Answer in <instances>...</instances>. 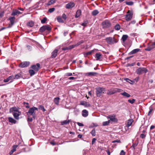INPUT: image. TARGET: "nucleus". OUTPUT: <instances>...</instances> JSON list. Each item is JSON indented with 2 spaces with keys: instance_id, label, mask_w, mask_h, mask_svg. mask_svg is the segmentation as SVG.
I'll return each instance as SVG.
<instances>
[{
  "instance_id": "obj_1",
  "label": "nucleus",
  "mask_w": 155,
  "mask_h": 155,
  "mask_svg": "<svg viewBox=\"0 0 155 155\" xmlns=\"http://www.w3.org/2000/svg\"><path fill=\"white\" fill-rule=\"evenodd\" d=\"M38 109L37 108L35 107L30 108L28 111L27 113V115L28 116L32 115L34 119H35L36 117V115L35 112V110H38Z\"/></svg>"
},
{
  "instance_id": "obj_2",
  "label": "nucleus",
  "mask_w": 155,
  "mask_h": 155,
  "mask_svg": "<svg viewBox=\"0 0 155 155\" xmlns=\"http://www.w3.org/2000/svg\"><path fill=\"white\" fill-rule=\"evenodd\" d=\"M96 94L97 97H100L102 93H104L105 91L104 88L98 87L96 88Z\"/></svg>"
},
{
  "instance_id": "obj_3",
  "label": "nucleus",
  "mask_w": 155,
  "mask_h": 155,
  "mask_svg": "<svg viewBox=\"0 0 155 155\" xmlns=\"http://www.w3.org/2000/svg\"><path fill=\"white\" fill-rule=\"evenodd\" d=\"M51 30V27L48 25H44L40 28L39 29V31L41 33H43L45 31H49Z\"/></svg>"
},
{
  "instance_id": "obj_4",
  "label": "nucleus",
  "mask_w": 155,
  "mask_h": 155,
  "mask_svg": "<svg viewBox=\"0 0 155 155\" xmlns=\"http://www.w3.org/2000/svg\"><path fill=\"white\" fill-rule=\"evenodd\" d=\"M148 71L144 68H139L136 70V73L137 74H141L144 73H146Z\"/></svg>"
},
{
  "instance_id": "obj_5",
  "label": "nucleus",
  "mask_w": 155,
  "mask_h": 155,
  "mask_svg": "<svg viewBox=\"0 0 155 155\" xmlns=\"http://www.w3.org/2000/svg\"><path fill=\"white\" fill-rule=\"evenodd\" d=\"M133 13L128 10L127 14L125 16V19L127 21H129L132 18Z\"/></svg>"
},
{
  "instance_id": "obj_6",
  "label": "nucleus",
  "mask_w": 155,
  "mask_h": 155,
  "mask_svg": "<svg viewBox=\"0 0 155 155\" xmlns=\"http://www.w3.org/2000/svg\"><path fill=\"white\" fill-rule=\"evenodd\" d=\"M108 119H109V120L111 121L112 122H117L118 120L116 118V115L114 114L112 115H110L107 117Z\"/></svg>"
},
{
  "instance_id": "obj_7",
  "label": "nucleus",
  "mask_w": 155,
  "mask_h": 155,
  "mask_svg": "<svg viewBox=\"0 0 155 155\" xmlns=\"http://www.w3.org/2000/svg\"><path fill=\"white\" fill-rule=\"evenodd\" d=\"M102 25L103 28H105L110 27V26L111 24L109 21L106 20L102 22Z\"/></svg>"
},
{
  "instance_id": "obj_8",
  "label": "nucleus",
  "mask_w": 155,
  "mask_h": 155,
  "mask_svg": "<svg viewBox=\"0 0 155 155\" xmlns=\"http://www.w3.org/2000/svg\"><path fill=\"white\" fill-rule=\"evenodd\" d=\"M29 64L30 62H29L25 61L20 63L19 65V67L23 68L28 67Z\"/></svg>"
},
{
  "instance_id": "obj_9",
  "label": "nucleus",
  "mask_w": 155,
  "mask_h": 155,
  "mask_svg": "<svg viewBox=\"0 0 155 155\" xmlns=\"http://www.w3.org/2000/svg\"><path fill=\"white\" fill-rule=\"evenodd\" d=\"M12 114L14 117L17 120L19 119V116L21 115V113L19 111H16L13 112Z\"/></svg>"
},
{
  "instance_id": "obj_10",
  "label": "nucleus",
  "mask_w": 155,
  "mask_h": 155,
  "mask_svg": "<svg viewBox=\"0 0 155 155\" xmlns=\"http://www.w3.org/2000/svg\"><path fill=\"white\" fill-rule=\"evenodd\" d=\"M75 5V4L74 3L71 2L66 5L65 7L67 9H70L74 7Z\"/></svg>"
},
{
  "instance_id": "obj_11",
  "label": "nucleus",
  "mask_w": 155,
  "mask_h": 155,
  "mask_svg": "<svg viewBox=\"0 0 155 155\" xmlns=\"http://www.w3.org/2000/svg\"><path fill=\"white\" fill-rule=\"evenodd\" d=\"M40 67V64L39 63H37L36 65H33L31 66V68L35 71H38Z\"/></svg>"
},
{
  "instance_id": "obj_12",
  "label": "nucleus",
  "mask_w": 155,
  "mask_h": 155,
  "mask_svg": "<svg viewBox=\"0 0 155 155\" xmlns=\"http://www.w3.org/2000/svg\"><path fill=\"white\" fill-rule=\"evenodd\" d=\"M155 48V40L154 42H153L152 44L148 47L145 50L147 51H150L152 49Z\"/></svg>"
},
{
  "instance_id": "obj_13",
  "label": "nucleus",
  "mask_w": 155,
  "mask_h": 155,
  "mask_svg": "<svg viewBox=\"0 0 155 155\" xmlns=\"http://www.w3.org/2000/svg\"><path fill=\"white\" fill-rule=\"evenodd\" d=\"M106 40L107 42V43L110 44H113L114 43V38H112L110 37L107 38L106 39Z\"/></svg>"
},
{
  "instance_id": "obj_14",
  "label": "nucleus",
  "mask_w": 155,
  "mask_h": 155,
  "mask_svg": "<svg viewBox=\"0 0 155 155\" xmlns=\"http://www.w3.org/2000/svg\"><path fill=\"white\" fill-rule=\"evenodd\" d=\"M95 58L97 60L101 61V59L102 58V55L100 53H97L95 55Z\"/></svg>"
},
{
  "instance_id": "obj_15",
  "label": "nucleus",
  "mask_w": 155,
  "mask_h": 155,
  "mask_svg": "<svg viewBox=\"0 0 155 155\" xmlns=\"http://www.w3.org/2000/svg\"><path fill=\"white\" fill-rule=\"evenodd\" d=\"M58 50L57 49H55L51 53V58H55L57 54Z\"/></svg>"
},
{
  "instance_id": "obj_16",
  "label": "nucleus",
  "mask_w": 155,
  "mask_h": 155,
  "mask_svg": "<svg viewBox=\"0 0 155 155\" xmlns=\"http://www.w3.org/2000/svg\"><path fill=\"white\" fill-rule=\"evenodd\" d=\"M13 80V76H10L6 79L4 80V82H7L9 81H10V82H12Z\"/></svg>"
},
{
  "instance_id": "obj_17",
  "label": "nucleus",
  "mask_w": 155,
  "mask_h": 155,
  "mask_svg": "<svg viewBox=\"0 0 155 155\" xmlns=\"http://www.w3.org/2000/svg\"><path fill=\"white\" fill-rule=\"evenodd\" d=\"M21 13V12L17 10H15L13 11L11 15H12L15 16V15H18Z\"/></svg>"
},
{
  "instance_id": "obj_18",
  "label": "nucleus",
  "mask_w": 155,
  "mask_h": 155,
  "mask_svg": "<svg viewBox=\"0 0 155 155\" xmlns=\"http://www.w3.org/2000/svg\"><path fill=\"white\" fill-rule=\"evenodd\" d=\"M116 93L115 88L108 90L107 93L108 95H111Z\"/></svg>"
},
{
  "instance_id": "obj_19",
  "label": "nucleus",
  "mask_w": 155,
  "mask_h": 155,
  "mask_svg": "<svg viewBox=\"0 0 155 155\" xmlns=\"http://www.w3.org/2000/svg\"><path fill=\"white\" fill-rule=\"evenodd\" d=\"M9 19L11 25H10V26H12L14 23L15 18L14 17H10Z\"/></svg>"
},
{
  "instance_id": "obj_20",
  "label": "nucleus",
  "mask_w": 155,
  "mask_h": 155,
  "mask_svg": "<svg viewBox=\"0 0 155 155\" xmlns=\"http://www.w3.org/2000/svg\"><path fill=\"white\" fill-rule=\"evenodd\" d=\"M60 100V98L59 97H56L54 98V104L57 105H58L59 104V101Z\"/></svg>"
},
{
  "instance_id": "obj_21",
  "label": "nucleus",
  "mask_w": 155,
  "mask_h": 155,
  "mask_svg": "<svg viewBox=\"0 0 155 155\" xmlns=\"http://www.w3.org/2000/svg\"><path fill=\"white\" fill-rule=\"evenodd\" d=\"M8 120L9 122L12 124H15L16 123V121L12 117H9Z\"/></svg>"
},
{
  "instance_id": "obj_22",
  "label": "nucleus",
  "mask_w": 155,
  "mask_h": 155,
  "mask_svg": "<svg viewBox=\"0 0 155 155\" xmlns=\"http://www.w3.org/2000/svg\"><path fill=\"white\" fill-rule=\"evenodd\" d=\"M82 115L84 117H86L88 115V112L86 110H84L82 111Z\"/></svg>"
},
{
  "instance_id": "obj_23",
  "label": "nucleus",
  "mask_w": 155,
  "mask_h": 155,
  "mask_svg": "<svg viewBox=\"0 0 155 155\" xmlns=\"http://www.w3.org/2000/svg\"><path fill=\"white\" fill-rule=\"evenodd\" d=\"M140 50V49L138 48L134 49L131 52H130L129 54H135L137 53V52H139Z\"/></svg>"
},
{
  "instance_id": "obj_24",
  "label": "nucleus",
  "mask_w": 155,
  "mask_h": 155,
  "mask_svg": "<svg viewBox=\"0 0 155 155\" xmlns=\"http://www.w3.org/2000/svg\"><path fill=\"white\" fill-rule=\"evenodd\" d=\"M81 10H78L77 11L76 15H75V18H78L81 15Z\"/></svg>"
},
{
  "instance_id": "obj_25",
  "label": "nucleus",
  "mask_w": 155,
  "mask_h": 155,
  "mask_svg": "<svg viewBox=\"0 0 155 155\" xmlns=\"http://www.w3.org/2000/svg\"><path fill=\"white\" fill-rule=\"evenodd\" d=\"M120 94L121 95L127 97H130V95L129 94L125 92H124L123 93H121Z\"/></svg>"
},
{
  "instance_id": "obj_26",
  "label": "nucleus",
  "mask_w": 155,
  "mask_h": 155,
  "mask_svg": "<svg viewBox=\"0 0 155 155\" xmlns=\"http://www.w3.org/2000/svg\"><path fill=\"white\" fill-rule=\"evenodd\" d=\"M97 73L94 72H90L86 73V75L88 76H94L97 74Z\"/></svg>"
},
{
  "instance_id": "obj_27",
  "label": "nucleus",
  "mask_w": 155,
  "mask_h": 155,
  "mask_svg": "<svg viewBox=\"0 0 155 155\" xmlns=\"http://www.w3.org/2000/svg\"><path fill=\"white\" fill-rule=\"evenodd\" d=\"M70 120H66L61 122V125H64L65 124H68L70 122Z\"/></svg>"
},
{
  "instance_id": "obj_28",
  "label": "nucleus",
  "mask_w": 155,
  "mask_h": 155,
  "mask_svg": "<svg viewBox=\"0 0 155 155\" xmlns=\"http://www.w3.org/2000/svg\"><path fill=\"white\" fill-rule=\"evenodd\" d=\"M94 50H92L89 52L84 53V57H87L88 55H91L92 54V53L94 52Z\"/></svg>"
},
{
  "instance_id": "obj_29",
  "label": "nucleus",
  "mask_w": 155,
  "mask_h": 155,
  "mask_svg": "<svg viewBox=\"0 0 155 155\" xmlns=\"http://www.w3.org/2000/svg\"><path fill=\"white\" fill-rule=\"evenodd\" d=\"M27 25L29 27H32L34 25V22L32 21H29L27 23Z\"/></svg>"
},
{
  "instance_id": "obj_30",
  "label": "nucleus",
  "mask_w": 155,
  "mask_h": 155,
  "mask_svg": "<svg viewBox=\"0 0 155 155\" xmlns=\"http://www.w3.org/2000/svg\"><path fill=\"white\" fill-rule=\"evenodd\" d=\"M99 13V12L97 10H95L92 12V14L93 15L95 16L98 14Z\"/></svg>"
},
{
  "instance_id": "obj_31",
  "label": "nucleus",
  "mask_w": 155,
  "mask_h": 155,
  "mask_svg": "<svg viewBox=\"0 0 155 155\" xmlns=\"http://www.w3.org/2000/svg\"><path fill=\"white\" fill-rule=\"evenodd\" d=\"M133 121V119L129 120H128L127 123V127H129L131 125Z\"/></svg>"
},
{
  "instance_id": "obj_32",
  "label": "nucleus",
  "mask_w": 155,
  "mask_h": 155,
  "mask_svg": "<svg viewBox=\"0 0 155 155\" xmlns=\"http://www.w3.org/2000/svg\"><path fill=\"white\" fill-rule=\"evenodd\" d=\"M128 36L127 35H123L122 37L121 40L123 42H124L127 39Z\"/></svg>"
},
{
  "instance_id": "obj_33",
  "label": "nucleus",
  "mask_w": 155,
  "mask_h": 155,
  "mask_svg": "<svg viewBox=\"0 0 155 155\" xmlns=\"http://www.w3.org/2000/svg\"><path fill=\"white\" fill-rule=\"evenodd\" d=\"M21 74L20 73L15 75L14 77H13V79H18L20 78L21 77Z\"/></svg>"
},
{
  "instance_id": "obj_34",
  "label": "nucleus",
  "mask_w": 155,
  "mask_h": 155,
  "mask_svg": "<svg viewBox=\"0 0 155 155\" xmlns=\"http://www.w3.org/2000/svg\"><path fill=\"white\" fill-rule=\"evenodd\" d=\"M57 20L59 22L64 23V21L62 19L61 17L60 16H58L57 18Z\"/></svg>"
},
{
  "instance_id": "obj_35",
  "label": "nucleus",
  "mask_w": 155,
  "mask_h": 155,
  "mask_svg": "<svg viewBox=\"0 0 155 155\" xmlns=\"http://www.w3.org/2000/svg\"><path fill=\"white\" fill-rule=\"evenodd\" d=\"M29 73L31 76H32L35 74V72L32 69L30 70L29 71Z\"/></svg>"
},
{
  "instance_id": "obj_36",
  "label": "nucleus",
  "mask_w": 155,
  "mask_h": 155,
  "mask_svg": "<svg viewBox=\"0 0 155 155\" xmlns=\"http://www.w3.org/2000/svg\"><path fill=\"white\" fill-rule=\"evenodd\" d=\"M110 122V120H108V121H106L103 122V124H102L103 126H106L108 125L109 124Z\"/></svg>"
},
{
  "instance_id": "obj_37",
  "label": "nucleus",
  "mask_w": 155,
  "mask_h": 155,
  "mask_svg": "<svg viewBox=\"0 0 155 155\" xmlns=\"http://www.w3.org/2000/svg\"><path fill=\"white\" fill-rule=\"evenodd\" d=\"M16 111H18V110H17V109L15 107H12L10 109V112H12V113L13 112H16Z\"/></svg>"
},
{
  "instance_id": "obj_38",
  "label": "nucleus",
  "mask_w": 155,
  "mask_h": 155,
  "mask_svg": "<svg viewBox=\"0 0 155 155\" xmlns=\"http://www.w3.org/2000/svg\"><path fill=\"white\" fill-rule=\"evenodd\" d=\"M55 2V0H50L47 3V5H50L54 3Z\"/></svg>"
},
{
  "instance_id": "obj_39",
  "label": "nucleus",
  "mask_w": 155,
  "mask_h": 155,
  "mask_svg": "<svg viewBox=\"0 0 155 155\" xmlns=\"http://www.w3.org/2000/svg\"><path fill=\"white\" fill-rule=\"evenodd\" d=\"M114 28L116 30H119L120 29V27L119 24L116 25L115 27Z\"/></svg>"
},
{
  "instance_id": "obj_40",
  "label": "nucleus",
  "mask_w": 155,
  "mask_h": 155,
  "mask_svg": "<svg viewBox=\"0 0 155 155\" xmlns=\"http://www.w3.org/2000/svg\"><path fill=\"white\" fill-rule=\"evenodd\" d=\"M137 145V143H133L132 146L131 147V148L132 150H135V147H136Z\"/></svg>"
},
{
  "instance_id": "obj_41",
  "label": "nucleus",
  "mask_w": 155,
  "mask_h": 155,
  "mask_svg": "<svg viewBox=\"0 0 155 155\" xmlns=\"http://www.w3.org/2000/svg\"><path fill=\"white\" fill-rule=\"evenodd\" d=\"M91 133L93 136H95V129L92 130L91 132Z\"/></svg>"
},
{
  "instance_id": "obj_42",
  "label": "nucleus",
  "mask_w": 155,
  "mask_h": 155,
  "mask_svg": "<svg viewBox=\"0 0 155 155\" xmlns=\"http://www.w3.org/2000/svg\"><path fill=\"white\" fill-rule=\"evenodd\" d=\"M126 3L127 5H133L134 3L133 2H126Z\"/></svg>"
},
{
  "instance_id": "obj_43",
  "label": "nucleus",
  "mask_w": 155,
  "mask_h": 155,
  "mask_svg": "<svg viewBox=\"0 0 155 155\" xmlns=\"http://www.w3.org/2000/svg\"><path fill=\"white\" fill-rule=\"evenodd\" d=\"M135 101L136 100L135 99H132V100L129 99L128 100V101L129 103L132 104L134 103Z\"/></svg>"
},
{
  "instance_id": "obj_44",
  "label": "nucleus",
  "mask_w": 155,
  "mask_h": 155,
  "mask_svg": "<svg viewBox=\"0 0 155 155\" xmlns=\"http://www.w3.org/2000/svg\"><path fill=\"white\" fill-rule=\"evenodd\" d=\"M47 20V18L46 17H44L41 20V22L42 24H44L46 22Z\"/></svg>"
},
{
  "instance_id": "obj_45",
  "label": "nucleus",
  "mask_w": 155,
  "mask_h": 155,
  "mask_svg": "<svg viewBox=\"0 0 155 155\" xmlns=\"http://www.w3.org/2000/svg\"><path fill=\"white\" fill-rule=\"evenodd\" d=\"M33 120V119L32 117H30V116H28L27 118V121L28 122H32Z\"/></svg>"
},
{
  "instance_id": "obj_46",
  "label": "nucleus",
  "mask_w": 155,
  "mask_h": 155,
  "mask_svg": "<svg viewBox=\"0 0 155 155\" xmlns=\"http://www.w3.org/2000/svg\"><path fill=\"white\" fill-rule=\"evenodd\" d=\"M84 42V41L83 40H81L79 42H78V43H77L76 45V47L78 46L79 45L81 44Z\"/></svg>"
},
{
  "instance_id": "obj_47",
  "label": "nucleus",
  "mask_w": 155,
  "mask_h": 155,
  "mask_svg": "<svg viewBox=\"0 0 155 155\" xmlns=\"http://www.w3.org/2000/svg\"><path fill=\"white\" fill-rule=\"evenodd\" d=\"M18 145H14L13 147V148L12 150L13 152H14L16 151V148L18 147Z\"/></svg>"
},
{
  "instance_id": "obj_48",
  "label": "nucleus",
  "mask_w": 155,
  "mask_h": 155,
  "mask_svg": "<svg viewBox=\"0 0 155 155\" xmlns=\"http://www.w3.org/2000/svg\"><path fill=\"white\" fill-rule=\"evenodd\" d=\"M116 91V93L120 92L123 91V90L121 89L118 88H115Z\"/></svg>"
},
{
  "instance_id": "obj_49",
  "label": "nucleus",
  "mask_w": 155,
  "mask_h": 155,
  "mask_svg": "<svg viewBox=\"0 0 155 155\" xmlns=\"http://www.w3.org/2000/svg\"><path fill=\"white\" fill-rule=\"evenodd\" d=\"M75 47H76V45H72L69 46L68 47V48H69V49L70 50L74 48Z\"/></svg>"
},
{
  "instance_id": "obj_50",
  "label": "nucleus",
  "mask_w": 155,
  "mask_h": 155,
  "mask_svg": "<svg viewBox=\"0 0 155 155\" xmlns=\"http://www.w3.org/2000/svg\"><path fill=\"white\" fill-rule=\"evenodd\" d=\"M55 10L54 8H50L48 10V12L50 13H51L53 12Z\"/></svg>"
},
{
  "instance_id": "obj_51",
  "label": "nucleus",
  "mask_w": 155,
  "mask_h": 155,
  "mask_svg": "<svg viewBox=\"0 0 155 155\" xmlns=\"http://www.w3.org/2000/svg\"><path fill=\"white\" fill-rule=\"evenodd\" d=\"M88 23V22L87 21H85L84 23H82L81 25L82 26H87V24Z\"/></svg>"
},
{
  "instance_id": "obj_52",
  "label": "nucleus",
  "mask_w": 155,
  "mask_h": 155,
  "mask_svg": "<svg viewBox=\"0 0 155 155\" xmlns=\"http://www.w3.org/2000/svg\"><path fill=\"white\" fill-rule=\"evenodd\" d=\"M11 27V26H10V25L9 24V26L8 27H3L2 28H1L0 29V31H2L5 29L6 28H10V27Z\"/></svg>"
},
{
  "instance_id": "obj_53",
  "label": "nucleus",
  "mask_w": 155,
  "mask_h": 155,
  "mask_svg": "<svg viewBox=\"0 0 155 155\" xmlns=\"http://www.w3.org/2000/svg\"><path fill=\"white\" fill-rule=\"evenodd\" d=\"M62 18L64 20H66L67 18L66 15L65 14H63L62 15Z\"/></svg>"
},
{
  "instance_id": "obj_54",
  "label": "nucleus",
  "mask_w": 155,
  "mask_h": 155,
  "mask_svg": "<svg viewBox=\"0 0 155 155\" xmlns=\"http://www.w3.org/2000/svg\"><path fill=\"white\" fill-rule=\"evenodd\" d=\"M87 103V102L85 101H81L80 102V105H84L85 106V105Z\"/></svg>"
},
{
  "instance_id": "obj_55",
  "label": "nucleus",
  "mask_w": 155,
  "mask_h": 155,
  "mask_svg": "<svg viewBox=\"0 0 155 155\" xmlns=\"http://www.w3.org/2000/svg\"><path fill=\"white\" fill-rule=\"evenodd\" d=\"M150 110L148 113V115H150L151 113H152L153 111V109L151 107H150L149 108Z\"/></svg>"
},
{
  "instance_id": "obj_56",
  "label": "nucleus",
  "mask_w": 155,
  "mask_h": 155,
  "mask_svg": "<svg viewBox=\"0 0 155 155\" xmlns=\"http://www.w3.org/2000/svg\"><path fill=\"white\" fill-rule=\"evenodd\" d=\"M112 143H121V141L120 140H114L112 141Z\"/></svg>"
},
{
  "instance_id": "obj_57",
  "label": "nucleus",
  "mask_w": 155,
  "mask_h": 155,
  "mask_svg": "<svg viewBox=\"0 0 155 155\" xmlns=\"http://www.w3.org/2000/svg\"><path fill=\"white\" fill-rule=\"evenodd\" d=\"M146 135L143 134H141L140 135V137L142 138H144L145 137Z\"/></svg>"
},
{
  "instance_id": "obj_58",
  "label": "nucleus",
  "mask_w": 155,
  "mask_h": 155,
  "mask_svg": "<svg viewBox=\"0 0 155 155\" xmlns=\"http://www.w3.org/2000/svg\"><path fill=\"white\" fill-rule=\"evenodd\" d=\"M84 106L87 107H89L91 106V105L89 103L87 102V103Z\"/></svg>"
},
{
  "instance_id": "obj_59",
  "label": "nucleus",
  "mask_w": 155,
  "mask_h": 155,
  "mask_svg": "<svg viewBox=\"0 0 155 155\" xmlns=\"http://www.w3.org/2000/svg\"><path fill=\"white\" fill-rule=\"evenodd\" d=\"M77 124L80 127H82L84 125L83 124L80 123V122H77Z\"/></svg>"
},
{
  "instance_id": "obj_60",
  "label": "nucleus",
  "mask_w": 155,
  "mask_h": 155,
  "mask_svg": "<svg viewBox=\"0 0 155 155\" xmlns=\"http://www.w3.org/2000/svg\"><path fill=\"white\" fill-rule=\"evenodd\" d=\"M62 49L63 50H64V51H66V50H69V48H68V47H64V48H63Z\"/></svg>"
},
{
  "instance_id": "obj_61",
  "label": "nucleus",
  "mask_w": 155,
  "mask_h": 155,
  "mask_svg": "<svg viewBox=\"0 0 155 155\" xmlns=\"http://www.w3.org/2000/svg\"><path fill=\"white\" fill-rule=\"evenodd\" d=\"M4 12H2L0 13V18H2L4 16Z\"/></svg>"
},
{
  "instance_id": "obj_62",
  "label": "nucleus",
  "mask_w": 155,
  "mask_h": 155,
  "mask_svg": "<svg viewBox=\"0 0 155 155\" xmlns=\"http://www.w3.org/2000/svg\"><path fill=\"white\" fill-rule=\"evenodd\" d=\"M134 63L129 64H127V66H134Z\"/></svg>"
},
{
  "instance_id": "obj_63",
  "label": "nucleus",
  "mask_w": 155,
  "mask_h": 155,
  "mask_svg": "<svg viewBox=\"0 0 155 155\" xmlns=\"http://www.w3.org/2000/svg\"><path fill=\"white\" fill-rule=\"evenodd\" d=\"M96 140V139L95 138H94L92 139V144H94V142H95Z\"/></svg>"
},
{
  "instance_id": "obj_64",
  "label": "nucleus",
  "mask_w": 155,
  "mask_h": 155,
  "mask_svg": "<svg viewBox=\"0 0 155 155\" xmlns=\"http://www.w3.org/2000/svg\"><path fill=\"white\" fill-rule=\"evenodd\" d=\"M125 152L123 150H122L120 153V155H125Z\"/></svg>"
}]
</instances>
